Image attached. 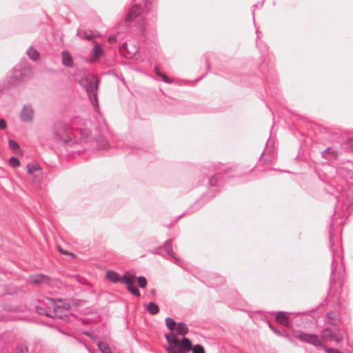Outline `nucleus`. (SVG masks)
I'll return each mask as SVG.
<instances>
[{"instance_id":"obj_1","label":"nucleus","mask_w":353,"mask_h":353,"mask_svg":"<svg viewBox=\"0 0 353 353\" xmlns=\"http://www.w3.org/2000/svg\"><path fill=\"white\" fill-rule=\"evenodd\" d=\"M298 338L304 342L318 347L322 346L325 342L327 341H334L336 343L341 342L345 338V333L340 331H332L326 328L322 331L320 336L315 334L300 332L298 335Z\"/></svg>"},{"instance_id":"obj_2","label":"nucleus","mask_w":353,"mask_h":353,"mask_svg":"<svg viewBox=\"0 0 353 353\" xmlns=\"http://www.w3.org/2000/svg\"><path fill=\"white\" fill-rule=\"evenodd\" d=\"M134 4L125 17V23L130 26L134 22L141 32L144 30L143 14L150 9L153 0H133Z\"/></svg>"},{"instance_id":"obj_3","label":"nucleus","mask_w":353,"mask_h":353,"mask_svg":"<svg viewBox=\"0 0 353 353\" xmlns=\"http://www.w3.org/2000/svg\"><path fill=\"white\" fill-rule=\"evenodd\" d=\"M165 337L169 344L167 348L169 353H185L192 347L191 341L188 338H183L181 341H179L173 333L166 334Z\"/></svg>"},{"instance_id":"obj_4","label":"nucleus","mask_w":353,"mask_h":353,"mask_svg":"<svg viewBox=\"0 0 353 353\" xmlns=\"http://www.w3.org/2000/svg\"><path fill=\"white\" fill-rule=\"evenodd\" d=\"M80 84L86 91L93 106L98 110L97 90L99 80L97 78L94 76L82 78Z\"/></svg>"},{"instance_id":"obj_5","label":"nucleus","mask_w":353,"mask_h":353,"mask_svg":"<svg viewBox=\"0 0 353 353\" xmlns=\"http://www.w3.org/2000/svg\"><path fill=\"white\" fill-rule=\"evenodd\" d=\"M32 74L31 68L26 65L15 66L9 75V82L13 85H18L29 79Z\"/></svg>"},{"instance_id":"obj_6","label":"nucleus","mask_w":353,"mask_h":353,"mask_svg":"<svg viewBox=\"0 0 353 353\" xmlns=\"http://www.w3.org/2000/svg\"><path fill=\"white\" fill-rule=\"evenodd\" d=\"M45 304L47 305L48 310L46 312H44L42 310L41 307H37L38 313L52 318H62L63 315L62 314H61V312H59L61 310V309H70V305L68 304H65L64 305L55 304L53 299L48 298L45 299Z\"/></svg>"},{"instance_id":"obj_7","label":"nucleus","mask_w":353,"mask_h":353,"mask_svg":"<svg viewBox=\"0 0 353 353\" xmlns=\"http://www.w3.org/2000/svg\"><path fill=\"white\" fill-rule=\"evenodd\" d=\"M54 134L57 141L64 144L76 143L72 139V132L70 127L65 123H57L54 128Z\"/></svg>"},{"instance_id":"obj_8","label":"nucleus","mask_w":353,"mask_h":353,"mask_svg":"<svg viewBox=\"0 0 353 353\" xmlns=\"http://www.w3.org/2000/svg\"><path fill=\"white\" fill-rule=\"evenodd\" d=\"M121 50L123 53H125V56L127 58L137 59L139 57V48L132 42L123 43L121 48Z\"/></svg>"},{"instance_id":"obj_9","label":"nucleus","mask_w":353,"mask_h":353,"mask_svg":"<svg viewBox=\"0 0 353 353\" xmlns=\"http://www.w3.org/2000/svg\"><path fill=\"white\" fill-rule=\"evenodd\" d=\"M134 276H130L128 274H124L122 276L121 283H124L127 285V289L134 295L136 296L139 297L140 296V292L139 289L136 287V285L134 283Z\"/></svg>"},{"instance_id":"obj_10","label":"nucleus","mask_w":353,"mask_h":353,"mask_svg":"<svg viewBox=\"0 0 353 353\" xmlns=\"http://www.w3.org/2000/svg\"><path fill=\"white\" fill-rule=\"evenodd\" d=\"M34 118V110L30 105H25L20 113V119L23 122H30Z\"/></svg>"},{"instance_id":"obj_11","label":"nucleus","mask_w":353,"mask_h":353,"mask_svg":"<svg viewBox=\"0 0 353 353\" xmlns=\"http://www.w3.org/2000/svg\"><path fill=\"white\" fill-rule=\"evenodd\" d=\"M50 279L45 274H35L28 278V282L32 284L43 285L50 283Z\"/></svg>"},{"instance_id":"obj_12","label":"nucleus","mask_w":353,"mask_h":353,"mask_svg":"<svg viewBox=\"0 0 353 353\" xmlns=\"http://www.w3.org/2000/svg\"><path fill=\"white\" fill-rule=\"evenodd\" d=\"M276 322L282 324L285 327H288L290 325V321L287 316V314L285 312H279L276 313L275 316Z\"/></svg>"},{"instance_id":"obj_13","label":"nucleus","mask_w":353,"mask_h":353,"mask_svg":"<svg viewBox=\"0 0 353 353\" xmlns=\"http://www.w3.org/2000/svg\"><path fill=\"white\" fill-rule=\"evenodd\" d=\"M102 54V48L98 44H95L94 48L90 52V59H89V62H92L96 61Z\"/></svg>"},{"instance_id":"obj_14","label":"nucleus","mask_w":353,"mask_h":353,"mask_svg":"<svg viewBox=\"0 0 353 353\" xmlns=\"http://www.w3.org/2000/svg\"><path fill=\"white\" fill-rule=\"evenodd\" d=\"M105 278L112 283L121 282L122 280V276L121 277L116 272L112 270H108L106 272Z\"/></svg>"},{"instance_id":"obj_15","label":"nucleus","mask_w":353,"mask_h":353,"mask_svg":"<svg viewBox=\"0 0 353 353\" xmlns=\"http://www.w3.org/2000/svg\"><path fill=\"white\" fill-rule=\"evenodd\" d=\"M62 63L66 67H72L73 65V60L70 54L67 51H63L61 53Z\"/></svg>"},{"instance_id":"obj_16","label":"nucleus","mask_w":353,"mask_h":353,"mask_svg":"<svg viewBox=\"0 0 353 353\" xmlns=\"http://www.w3.org/2000/svg\"><path fill=\"white\" fill-rule=\"evenodd\" d=\"M322 157L324 159L330 160V159H335L337 157L336 152L332 148H327L323 152H322Z\"/></svg>"},{"instance_id":"obj_17","label":"nucleus","mask_w":353,"mask_h":353,"mask_svg":"<svg viewBox=\"0 0 353 353\" xmlns=\"http://www.w3.org/2000/svg\"><path fill=\"white\" fill-rule=\"evenodd\" d=\"M164 249L166 251L167 254L172 256L176 261V263L179 262V259L176 257L175 254L174 253L172 249L171 241H167L164 244Z\"/></svg>"},{"instance_id":"obj_18","label":"nucleus","mask_w":353,"mask_h":353,"mask_svg":"<svg viewBox=\"0 0 353 353\" xmlns=\"http://www.w3.org/2000/svg\"><path fill=\"white\" fill-rule=\"evenodd\" d=\"M176 332L178 334L185 335L188 332V327L186 324L183 323H179L176 326Z\"/></svg>"},{"instance_id":"obj_19","label":"nucleus","mask_w":353,"mask_h":353,"mask_svg":"<svg viewBox=\"0 0 353 353\" xmlns=\"http://www.w3.org/2000/svg\"><path fill=\"white\" fill-rule=\"evenodd\" d=\"M147 310L149 312V313L152 315L157 314L159 312V306L154 302H150L148 304Z\"/></svg>"},{"instance_id":"obj_20","label":"nucleus","mask_w":353,"mask_h":353,"mask_svg":"<svg viewBox=\"0 0 353 353\" xmlns=\"http://www.w3.org/2000/svg\"><path fill=\"white\" fill-rule=\"evenodd\" d=\"M27 54L30 59L33 61H37L39 58V52L33 48H30L27 51Z\"/></svg>"},{"instance_id":"obj_21","label":"nucleus","mask_w":353,"mask_h":353,"mask_svg":"<svg viewBox=\"0 0 353 353\" xmlns=\"http://www.w3.org/2000/svg\"><path fill=\"white\" fill-rule=\"evenodd\" d=\"M78 133L81 135V141L86 142L89 140L90 132L86 129H80Z\"/></svg>"},{"instance_id":"obj_22","label":"nucleus","mask_w":353,"mask_h":353,"mask_svg":"<svg viewBox=\"0 0 353 353\" xmlns=\"http://www.w3.org/2000/svg\"><path fill=\"white\" fill-rule=\"evenodd\" d=\"M98 347L103 353H112L110 347L104 342H99Z\"/></svg>"},{"instance_id":"obj_23","label":"nucleus","mask_w":353,"mask_h":353,"mask_svg":"<svg viewBox=\"0 0 353 353\" xmlns=\"http://www.w3.org/2000/svg\"><path fill=\"white\" fill-rule=\"evenodd\" d=\"M77 35L83 39L90 40L92 39L93 35L91 33H88L83 30H78Z\"/></svg>"},{"instance_id":"obj_24","label":"nucleus","mask_w":353,"mask_h":353,"mask_svg":"<svg viewBox=\"0 0 353 353\" xmlns=\"http://www.w3.org/2000/svg\"><path fill=\"white\" fill-rule=\"evenodd\" d=\"M165 324L167 327L171 331L170 333H172V331L177 325L174 320L170 317L165 319Z\"/></svg>"},{"instance_id":"obj_25","label":"nucleus","mask_w":353,"mask_h":353,"mask_svg":"<svg viewBox=\"0 0 353 353\" xmlns=\"http://www.w3.org/2000/svg\"><path fill=\"white\" fill-rule=\"evenodd\" d=\"M155 73L157 76L162 78L163 81L166 83H172V81L168 78L165 74L161 73L157 67H155Z\"/></svg>"},{"instance_id":"obj_26","label":"nucleus","mask_w":353,"mask_h":353,"mask_svg":"<svg viewBox=\"0 0 353 353\" xmlns=\"http://www.w3.org/2000/svg\"><path fill=\"white\" fill-rule=\"evenodd\" d=\"M138 285L141 288H144L147 285V280L144 276H139L137 278Z\"/></svg>"},{"instance_id":"obj_27","label":"nucleus","mask_w":353,"mask_h":353,"mask_svg":"<svg viewBox=\"0 0 353 353\" xmlns=\"http://www.w3.org/2000/svg\"><path fill=\"white\" fill-rule=\"evenodd\" d=\"M9 164L12 168H17L20 165V161L16 157H11L9 159Z\"/></svg>"},{"instance_id":"obj_28","label":"nucleus","mask_w":353,"mask_h":353,"mask_svg":"<svg viewBox=\"0 0 353 353\" xmlns=\"http://www.w3.org/2000/svg\"><path fill=\"white\" fill-rule=\"evenodd\" d=\"M345 196L347 201H349L350 202H353V187L349 188L345 191Z\"/></svg>"},{"instance_id":"obj_29","label":"nucleus","mask_w":353,"mask_h":353,"mask_svg":"<svg viewBox=\"0 0 353 353\" xmlns=\"http://www.w3.org/2000/svg\"><path fill=\"white\" fill-rule=\"evenodd\" d=\"M39 170V166L37 165H31L28 164L27 165V172L28 174H33L35 171Z\"/></svg>"},{"instance_id":"obj_30","label":"nucleus","mask_w":353,"mask_h":353,"mask_svg":"<svg viewBox=\"0 0 353 353\" xmlns=\"http://www.w3.org/2000/svg\"><path fill=\"white\" fill-rule=\"evenodd\" d=\"M8 144H9V147L12 150H17L19 149V145L16 141H14L13 140H9Z\"/></svg>"},{"instance_id":"obj_31","label":"nucleus","mask_w":353,"mask_h":353,"mask_svg":"<svg viewBox=\"0 0 353 353\" xmlns=\"http://www.w3.org/2000/svg\"><path fill=\"white\" fill-rule=\"evenodd\" d=\"M269 327L274 333H276L279 335H281L282 336H284V337H288V334L286 332L283 331L281 332L279 330L273 327L270 324H269Z\"/></svg>"},{"instance_id":"obj_32","label":"nucleus","mask_w":353,"mask_h":353,"mask_svg":"<svg viewBox=\"0 0 353 353\" xmlns=\"http://www.w3.org/2000/svg\"><path fill=\"white\" fill-rule=\"evenodd\" d=\"M193 353H205L203 347L200 345H196L192 347Z\"/></svg>"},{"instance_id":"obj_33","label":"nucleus","mask_w":353,"mask_h":353,"mask_svg":"<svg viewBox=\"0 0 353 353\" xmlns=\"http://www.w3.org/2000/svg\"><path fill=\"white\" fill-rule=\"evenodd\" d=\"M15 353H28V350L25 345H19L16 348Z\"/></svg>"},{"instance_id":"obj_34","label":"nucleus","mask_w":353,"mask_h":353,"mask_svg":"<svg viewBox=\"0 0 353 353\" xmlns=\"http://www.w3.org/2000/svg\"><path fill=\"white\" fill-rule=\"evenodd\" d=\"M323 348L327 353H341L339 350L335 349H331L326 347L325 346H323Z\"/></svg>"},{"instance_id":"obj_35","label":"nucleus","mask_w":353,"mask_h":353,"mask_svg":"<svg viewBox=\"0 0 353 353\" xmlns=\"http://www.w3.org/2000/svg\"><path fill=\"white\" fill-rule=\"evenodd\" d=\"M6 122L4 119H0V129L4 130L6 128Z\"/></svg>"},{"instance_id":"obj_36","label":"nucleus","mask_w":353,"mask_h":353,"mask_svg":"<svg viewBox=\"0 0 353 353\" xmlns=\"http://www.w3.org/2000/svg\"><path fill=\"white\" fill-rule=\"evenodd\" d=\"M217 179V175L213 176L209 181L210 184L211 185H214L216 184V180Z\"/></svg>"},{"instance_id":"obj_37","label":"nucleus","mask_w":353,"mask_h":353,"mask_svg":"<svg viewBox=\"0 0 353 353\" xmlns=\"http://www.w3.org/2000/svg\"><path fill=\"white\" fill-rule=\"evenodd\" d=\"M334 313L333 312H329L327 313V316L330 320H332L334 319Z\"/></svg>"},{"instance_id":"obj_38","label":"nucleus","mask_w":353,"mask_h":353,"mask_svg":"<svg viewBox=\"0 0 353 353\" xmlns=\"http://www.w3.org/2000/svg\"><path fill=\"white\" fill-rule=\"evenodd\" d=\"M59 251H60V252H61V253H62V254H66V255H68V254H69V252H68L65 251V250H62V249H61V248H59Z\"/></svg>"},{"instance_id":"obj_39","label":"nucleus","mask_w":353,"mask_h":353,"mask_svg":"<svg viewBox=\"0 0 353 353\" xmlns=\"http://www.w3.org/2000/svg\"><path fill=\"white\" fill-rule=\"evenodd\" d=\"M109 41H110V43H113V42H114V41H115V38H114V37H110V38H109Z\"/></svg>"},{"instance_id":"obj_40","label":"nucleus","mask_w":353,"mask_h":353,"mask_svg":"<svg viewBox=\"0 0 353 353\" xmlns=\"http://www.w3.org/2000/svg\"><path fill=\"white\" fill-rule=\"evenodd\" d=\"M85 347H86V349L88 350V351L90 353H93V352L91 351V350L90 349V347H89L88 345H85Z\"/></svg>"},{"instance_id":"obj_41","label":"nucleus","mask_w":353,"mask_h":353,"mask_svg":"<svg viewBox=\"0 0 353 353\" xmlns=\"http://www.w3.org/2000/svg\"><path fill=\"white\" fill-rule=\"evenodd\" d=\"M83 334H85L86 336H90V332H84Z\"/></svg>"},{"instance_id":"obj_42","label":"nucleus","mask_w":353,"mask_h":353,"mask_svg":"<svg viewBox=\"0 0 353 353\" xmlns=\"http://www.w3.org/2000/svg\"><path fill=\"white\" fill-rule=\"evenodd\" d=\"M252 15H253V19H254V12L252 13Z\"/></svg>"}]
</instances>
